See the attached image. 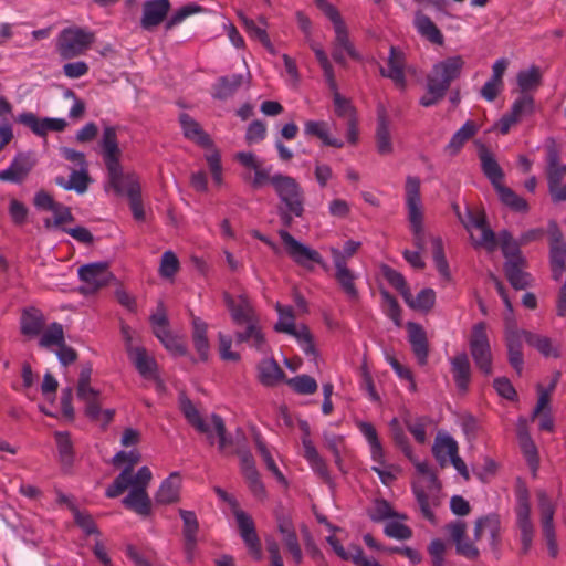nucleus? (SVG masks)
<instances>
[{
    "instance_id": "nucleus-9",
    "label": "nucleus",
    "mask_w": 566,
    "mask_h": 566,
    "mask_svg": "<svg viewBox=\"0 0 566 566\" xmlns=\"http://www.w3.org/2000/svg\"><path fill=\"white\" fill-rule=\"evenodd\" d=\"M418 471V473L426 475V486L429 489L427 492L420 483H415L412 490L417 499L418 505L424 518L428 521H434V513L431 509L432 505H437L434 493L439 491V484L437 476L430 471L426 462L411 460Z\"/></svg>"
},
{
    "instance_id": "nucleus-3",
    "label": "nucleus",
    "mask_w": 566,
    "mask_h": 566,
    "mask_svg": "<svg viewBox=\"0 0 566 566\" xmlns=\"http://www.w3.org/2000/svg\"><path fill=\"white\" fill-rule=\"evenodd\" d=\"M153 474L148 467H142L134 478H129V469L123 470L114 482L106 489L105 495L115 499L130 488L129 493L123 499L126 509L138 515L148 516L151 512V501L147 493V486Z\"/></svg>"
},
{
    "instance_id": "nucleus-40",
    "label": "nucleus",
    "mask_w": 566,
    "mask_h": 566,
    "mask_svg": "<svg viewBox=\"0 0 566 566\" xmlns=\"http://www.w3.org/2000/svg\"><path fill=\"white\" fill-rule=\"evenodd\" d=\"M413 23L418 33L428 41L438 45L443 43V35L441 31L437 28L431 18L423 14L421 11L416 13Z\"/></svg>"
},
{
    "instance_id": "nucleus-52",
    "label": "nucleus",
    "mask_w": 566,
    "mask_h": 566,
    "mask_svg": "<svg viewBox=\"0 0 566 566\" xmlns=\"http://www.w3.org/2000/svg\"><path fill=\"white\" fill-rule=\"evenodd\" d=\"M526 343L545 357H558V349L549 337L527 331Z\"/></svg>"
},
{
    "instance_id": "nucleus-57",
    "label": "nucleus",
    "mask_w": 566,
    "mask_h": 566,
    "mask_svg": "<svg viewBox=\"0 0 566 566\" xmlns=\"http://www.w3.org/2000/svg\"><path fill=\"white\" fill-rule=\"evenodd\" d=\"M542 75L537 66L523 70L517 74V84L522 94L536 88L541 84Z\"/></svg>"
},
{
    "instance_id": "nucleus-60",
    "label": "nucleus",
    "mask_w": 566,
    "mask_h": 566,
    "mask_svg": "<svg viewBox=\"0 0 566 566\" xmlns=\"http://www.w3.org/2000/svg\"><path fill=\"white\" fill-rule=\"evenodd\" d=\"M275 307L279 314V321L274 325V329L279 333H294L295 323L293 308L291 306H283L279 303Z\"/></svg>"
},
{
    "instance_id": "nucleus-30",
    "label": "nucleus",
    "mask_w": 566,
    "mask_h": 566,
    "mask_svg": "<svg viewBox=\"0 0 566 566\" xmlns=\"http://www.w3.org/2000/svg\"><path fill=\"white\" fill-rule=\"evenodd\" d=\"M451 373L458 389L462 392L468 390L471 380V366L467 354H458L450 359Z\"/></svg>"
},
{
    "instance_id": "nucleus-39",
    "label": "nucleus",
    "mask_w": 566,
    "mask_h": 566,
    "mask_svg": "<svg viewBox=\"0 0 566 566\" xmlns=\"http://www.w3.org/2000/svg\"><path fill=\"white\" fill-rule=\"evenodd\" d=\"M496 247L500 245L505 261H522L525 258L522 254L520 240L514 239L511 232L502 230L497 234Z\"/></svg>"
},
{
    "instance_id": "nucleus-63",
    "label": "nucleus",
    "mask_w": 566,
    "mask_h": 566,
    "mask_svg": "<svg viewBox=\"0 0 566 566\" xmlns=\"http://www.w3.org/2000/svg\"><path fill=\"white\" fill-rule=\"evenodd\" d=\"M180 263L172 251H166L161 255L159 274L164 279H172L179 271Z\"/></svg>"
},
{
    "instance_id": "nucleus-59",
    "label": "nucleus",
    "mask_w": 566,
    "mask_h": 566,
    "mask_svg": "<svg viewBox=\"0 0 566 566\" xmlns=\"http://www.w3.org/2000/svg\"><path fill=\"white\" fill-rule=\"evenodd\" d=\"M286 384L298 395H312L316 392L317 381L308 375H298L287 379Z\"/></svg>"
},
{
    "instance_id": "nucleus-15",
    "label": "nucleus",
    "mask_w": 566,
    "mask_h": 566,
    "mask_svg": "<svg viewBox=\"0 0 566 566\" xmlns=\"http://www.w3.org/2000/svg\"><path fill=\"white\" fill-rule=\"evenodd\" d=\"M78 276L83 282L80 292L84 295L93 294L105 286L111 280L107 263H90L78 269Z\"/></svg>"
},
{
    "instance_id": "nucleus-24",
    "label": "nucleus",
    "mask_w": 566,
    "mask_h": 566,
    "mask_svg": "<svg viewBox=\"0 0 566 566\" xmlns=\"http://www.w3.org/2000/svg\"><path fill=\"white\" fill-rule=\"evenodd\" d=\"M527 266V261H505L503 269L505 276L513 289L515 290H525L532 285L533 277L532 275L525 271Z\"/></svg>"
},
{
    "instance_id": "nucleus-11",
    "label": "nucleus",
    "mask_w": 566,
    "mask_h": 566,
    "mask_svg": "<svg viewBox=\"0 0 566 566\" xmlns=\"http://www.w3.org/2000/svg\"><path fill=\"white\" fill-rule=\"evenodd\" d=\"M514 511L516 515V527L520 532L522 543L521 554L526 555L532 548L535 535V527L531 520L530 494L526 489L517 491Z\"/></svg>"
},
{
    "instance_id": "nucleus-26",
    "label": "nucleus",
    "mask_w": 566,
    "mask_h": 566,
    "mask_svg": "<svg viewBox=\"0 0 566 566\" xmlns=\"http://www.w3.org/2000/svg\"><path fill=\"white\" fill-rule=\"evenodd\" d=\"M304 449V458L310 463L312 470L326 483H332V478L325 460L319 455L313 441L307 438H302Z\"/></svg>"
},
{
    "instance_id": "nucleus-48",
    "label": "nucleus",
    "mask_w": 566,
    "mask_h": 566,
    "mask_svg": "<svg viewBox=\"0 0 566 566\" xmlns=\"http://www.w3.org/2000/svg\"><path fill=\"white\" fill-rule=\"evenodd\" d=\"M403 424L408 429V431L413 436L415 440L418 443H426L427 441V428L430 424V419L428 417H411L410 415H406L403 417Z\"/></svg>"
},
{
    "instance_id": "nucleus-56",
    "label": "nucleus",
    "mask_w": 566,
    "mask_h": 566,
    "mask_svg": "<svg viewBox=\"0 0 566 566\" xmlns=\"http://www.w3.org/2000/svg\"><path fill=\"white\" fill-rule=\"evenodd\" d=\"M240 19L250 36L258 39L265 48L272 49L270 38L264 28L265 22L263 19L260 20L261 25H259L254 20L243 15L242 13H240Z\"/></svg>"
},
{
    "instance_id": "nucleus-55",
    "label": "nucleus",
    "mask_w": 566,
    "mask_h": 566,
    "mask_svg": "<svg viewBox=\"0 0 566 566\" xmlns=\"http://www.w3.org/2000/svg\"><path fill=\"white\" fill-rule=\"evenodd\" d=\"M389 428L391 432L392 440L395 444L401 449L403 454L409 459L413 460V451L409 443L408 437L406 436L399 420L397 418H394L389 422Z\"/></svg>"
},
{
    "instance_id": "nucleus-10",
    "label": "nucleus",
    "mask_w": 566,
    "mask_h": 566,
    "mask_svg": "<svg viewBox=\"0 0 566 566\" xmlns=\"http://www.w3.org/2000/svg\"><path fill=\"white\" fill-rule=\"evenodd\" d=\"M452 208L458 219L468 231L474 228L481 232V235L478 239L471 235L474 247H482L489 252L496 250L495 233L489 227L485 213L483 211L473 213L470 209H467L465 216H462L460 207L457 203H453Z\"/></svg>"
},
{
    "instance_id": "nucleus-36",
    "label": "nucleus",
    "mask_w": 566,
    "mask_h": 566,
    "mask_svg": "<svg viewBox=\"0 0 566 566\" xmlns=\"http://www.w3.org/2000/svg\"><path fill=\"white\" fill-rule=\"evenodd\" d=\"M31 170V164L29 161V158L23 155L19 154L14 157L10 166L0 171V180L2 181H10V182H21L30 172Z\"/></svg>"
},
{
    "instance_id": "nucleus-19",
    "label": "nucleus",
    "mask_w": 566,
    "mask_h": 566,
    "mask_svg": "<svg viewBox=\"0 0 566 566\" xmlns=\"http://www.w3.org/2000/svg\"><path fill=\"white\" fill-rule=\"evenodd\" d=\"M235 521L238 524L240 536L244 542L249 551V554L255 560H260L262 558V546L252 517L244 511H239L235 512Z\"/></svg>"
},
{
    "instance_id": "nucleus-34",
    "label": "nucleus",
    "mask_w": 566,
    "mask_h": 566,
    "mask_svg": "<svg viewBox=\"0 0 566 566\" xmlns=\"http://www.w3.org/2000/svg\"><path fill=\"white\" fill-rule=\"evenodd\" d=\"M376 147L380 155H390L392 153V143L389 130V120L384 108L378 111Z\"/></svg>"
},
{
    "instance_id": "nucleus-25",
    "label": "nucleus",
    "mask_w": 566,
    "mask_h": 566,
    "mask_svg": "<svg viewBox=\"0 0 566 566\" xmlns=\"http://www.w3.org/2000/svg\"><path fill=\"white\" fill-rule=\"evenodd\" d=\"M170 2H145L140 25L146 31H153L167 17Z\"/></svg>"
},
{
    "instance_id": "nucleus-32",
    "label": "nucleus",
    "mask_w": 566,
    "mask_h": 566,
    "mask_svg": "<svg viewBox=\"0 0 566 566\" xmlns=\"http://www.w3.org/2000/svg\"><path fill=\"white\" fill-rule=\"evenodd\" d=\"M179 120L185 137L196 142L199 146L205 148H211L213 146V143L209 135L203 132L199 123L196 122L191 116H189L186 113H182L179 117Z\"/></svg>"
},
{
    "instance_id": "nucleus-27",
    "label": "nucleus",
    "mask_w": 566,
    "mask_h": 566,
    "mask_svg": "<svg viewBox=\"0 0 566 566\" xmlns=\"http://www.w3.org/2000/svg\"><path fill=\"white\" fill-rule=\"evenodd\" d=\"M181 478L178 472H172L165 479L156 495L155 500L159 504L176 503L180 499Z\"/></svg>"
},
{
    "instance_id": "nucleus-21",
    "label": "nucleus",
    "mask_w": 566,
    "mask_h": 566,
    "mask_svg": "<svg viewBox=\"0 0 566 566\" xmlns=\"http://www.w3.org/2000/svg\"><path fill=\"white\" fill-rule=\"evenodd\" d=\"M182 520L184 549L188 560H192L197 547L199 522L193 511L179 509Z\"/></svg>"
},
{
    "instance_id": "nucleus-5",
    "label": "nucleus",
    "mask_w": 566,
    "mask_h": 566,
    "mask_svg": "<svg viewBox=\"0 0 566 566\" xmlns=\"http://www.w3.org/2000/svg\"><path fill=\"white\" fill-rule=\"evenodd\" d=\"M545 151L548 193L554 203L564 202L566 201V184L563 185V179L566 176V164L562 163L560 149L554 139L547 140Z\"/></svg>"
},
{
    "instance_id": "nucleus-12",
    "label": "nucleus",
    "mask_w": 566,
    "mask_h": 566,
    "mask_svg": "<svg viewBox=\"0 0 566 566\" xmlns=\"http://www.w3.org/2000/svg\"><path fill=\"white\" fill-rule=\"evenodd\" d=\"M464 66V60L460 55L447 57L433 65L427 76V81L434 87L447 93L452 81L457 80Z\"/></svg>"
},
{
    "instance_id": "nucleus-49",
    "label": "nucleus",
    "mask_w": 566,
    "mask_h": 566,
    "mask_svg": "<svg viewBox=\"0 0 566 566\" xmlns=\"http://www.w3.org/2000/svg\"><path fill=\"white\" fill-rule=\"evenodd\" d=\"M180 408L187 421L197 431L200 433H209V426L206 423L198 409L188 398H182L180 400Z\"/></svg>"
},
{
    "instance_id": "nucleus-44",
    "label": "nucleus",
    "mask_w": 566,
    "mask_h": 566,
    "mask_svg": "<svg viewBox=\"0 0 566 566\" xmlns=\"http://www.w3.org/2000/svg\"><path fill=\"white\" fill-rule=\"evenodd\" d=\"M54 439L62 467L70 469L74 462V448L70 433L67 431H56Z\"/></svg>"
},
{
    "instance_id": "nucleus-38",
    "label": "nucleus",
    "mask_w": 566,
    "mask_h": 566,
    "mask_svg": "<svg viewBox=\"0 0 566 566\" xmlns=\"http://www.w3.org/2000/svg\"><path fill=\"white\" fill-rule=\"evenodd\" d=\"M432 453L436 460L439 462L441 467H444L451 457H454L458 453V443L457 441L450 437L449 434H438L436 437Z\"/></svg>"
},
{
    "instance_id": "nucleus-4",
    "label": "nucleus",
    "mask_w": 566,
    "mask_h": 566,
    "mask_svg": "<svg viewBox=\"0 0 566 566\" xmlns=\"http://www.w3.org/2000/svg\"><path fill=\"white\" fill-rule=\"evenodd\" d=\"M92 366L90 364L82 367L76 388V396L85 406L84 413L92 421H102L108 424L114 417L113 409L102 410L101 391L91 386Z\"/></svg>"
},
{
    "instance_id": "nucleus-53",
    "label": "nucleus",
    "mask_w": 566,
    "mask_h": 566,
    "mask_svg": "<svg viewBox=\"0 0 566 566\" xmlns=\"http://www.w3.org/2000/svg\"><path fill=\"white\" fill-rule=\"evenodd\" d=\"M380 270L384 277L394 289L400 293L403 301H408L410 296V289L406 282L405 276L400 272L386 264L381 265Z\"/></svg>"
},
{
    "instance_id": "nucleus-42",
    "label": "nucleus",
    "mask_w": 566,
    "mask_h": 566,
    "mask_svg": "<svg viewBox=\"0 0 566 566\" xmlns=\"http://www.w3.org/2000/svg\"><path fill=\"white\" fill-rule=\"evenodd\" d=\"M481 168L494 188L503 184L504 174L494 156L486 149L480 151Z\"/></svg>"
},
{
    "instance_id": "nucleus-23",
    "label": "nucleus",
    "mask_w": 566,
    "mask_h": 566,
    "mask_svg": "<svg viewBox=\"0 0 566 566\" xmlns=\"http://www.w3.org/2000/svg\"><path fill=\"white\" fill-rule=\"evenodd\" d=\"M408 340L420 365H426L429 353L427 333L420 324L409 322L407 324Z\"/></svg>"
},
{
    "instance_id": "nucleus-54",
    "label": "nucleus",
    "mask_w": 566,
    "mask_h": 566,
    "mask_svg": "<svg viewBox=\"0 0 566 566\" xmlns=\"http://www.w3.org/2000/svg\"><path fill=\"white\" fill-rule=\"evenodd\" d=\"M405 302L412 310L429 312L434 306L436 293L432 289H423L413 297L410 292L409 300Z\"/></svg>"
},
{
    "instance_id": "nucleus-20",
    "label": "nucleus",
    "mask_w": 566,
    "mask_h": 566,
    "mask_svg": "<svg viewBox=\"0 0 566 566\" xmlns=\"http://www.w3.org/2000/svg\"><path fill=\"white\" fill-rule=\"evenodd\" d=\"M19 124L29 127L35 135L45 136L49 132H63L67 125L63 118H39L32 112H24L15 119Z\"/></svg>"
},
{
    "instance_id": "nucleus-35",
    "label": "nucleus",
    "mask_w": 566,
    "mask_h": 566,
    "mask_svg": "<svg viewBox=\"0 0 566 566\" xmlns=\"http://www.w3.org/2000/svg\"><path fill=\"white\" fill-rule=\"evenodd\" d=\"M191 315L192 325V340L196 350L198 352L201 360H207L209 356V340L207 337L208 324L200 317Z\"/></svg>"
},
{
    "instance_id": "nucleus-13",
    "label": "nucleus",
    "mask_w": 566,
    "mask_h": 566,
    "mask_svg": "<svg viewBox=\"0 0 566 566\" xmlns=\"http://www.w3.org/2000/svg\"><path fill=\"white\" fill-rule=\"evenodd\" d=\"M319 10L333 23L335 31V48L344 50L352 59L360 60L354 44L349 40L347 27L340 12L331 2H317Z\"/></svg>"
},
{
    "instance_id": "nucleus-41",
    "label": "nucleus",
    "mask_w": 566,
    "mask_h": 566,
    "mask_svg": "<svg viewBox=\"0 0 566 566\" xmlns=\"http://www.w3.org/2000/svg\"><path fill=\"white\" fill-rule=\"evenodd\" d=\"M304 133L310 136L319 138L324 145L342 148L344 146L343 140L329 136L328 125L323 120H307L304 124Z\"/></svg>"
},
{
    "instance_id": "nucleus-17",
    "label": "nucleus",
    "mask_w": 566,
    "mask_h": 566,
    "mask_svg": "<svg viewBox=\"0 0 566 566\" xmlns=\"http://www.w3.org/2000/svg\"><path fill=\"white\" fill-rule=\"evenodd\" d=\"M535 112V101L528 94H521L512 104L511 111L502 116L497 126L501 134L505 135L511 127L524 118L531 117Z\"/></svg>"
},
{
    "instance_id": "nucleus-61",
    "label": "nucleus",
    "mask_w": 566,
    "mask_h": 566,
    "mask_svg": "<svg viewBox=\"0 0 566 566\" xmlns=\"http://www.w3.org/2000/svg\"><path fill=\"white\" fill-rule=\"evenodd\" d=\"M431 244H432V256H433V261L436 263L437 270L446 280H450L451 275H450L449 264H448V261L444 255L442 240L440 238H432Z\"/></svg>"
},
{
    "instance_id": "nucleus-51",
    "label": "nucleus",
    "mask_w": 566,
    "mask_h": 566,
    "mask_svg": "<svg viewBox=\"0 0 566 566\" xmlns=\"http://www.w3.org/2000/svg\"><path fill=\"white\" fill-rule=\"evenodd\" d=\"M65 343L64 329L60 323H52L42 333L39 345L43 348L50 349L53 346L60 347Z\"/></svg>"
},
{
    "instance_id": "nucleus-22",
    "label": "nucleus",
    "mask_w": 566,
    "mask_h": 566,
    "mask_svg": "<svg viewBox=\"0 0 566 566\" xmlns=\"http://www.w3.org/2000/svg\"><path fill=\"white\" fill-rule=\"evenodd\" d=\"M405 55L401 51L396 49L395 46H390V54L388 57V67H380V74L384 77L390 78L395 85L405 90L406 87V76H405Z\"/></svg>"
},
{
    "instance_id": "nucleus-62",
    "label": "nucleus",
    "mask_w": 566,
    "mask_h": 566,
    "mask_svg": "<svg viewBox=\"0 0 566 566\" xmlns=\"http://www.w3.org/2000/svg\"><path fill=\"white\" fill-rule=\"evenodd\" d=\"M241 177L243 181L250 185V187L254 190L262 188L265 184L272 185L273 179V176L270 175V169L264 168L263 165L254 170L253 176L250 171H247L243 172Z\"/></svg>"
},
{
    "instance_id": "nucleus-43",
    "label": "nucleus",
    "mask_w": 566,
    "mask_h": 566,
    "mask_svg": "<svg viewBox=\"0 0 566 566\" xmlns=\"http://www.w3.org/2000/svg\"><path fill=\"white\" fill-rule=\"evenodd\" d=\"M478 132V126L474 122L468 120L459 130H457L451 137L449 144L446 146V151L454 156L457 155L463 145L472 138Z\"/></svg>"
},
{
    "instance_id": "nucleus-31",
    "label": "nucleus",
    "mask_w": 566,
    "mask_h": 566,
    "mask_svg": "<svg viewBox=\"0 0 566 566\" xmlns=\"http://www.w3.org/2000/svg\"><path fill=\"white\" fill-rule=\"evenodd\" d=\"M335 266V280L339 284L340 289L344 293L350 298L355 300L358 297V290L356 287L355 281L357 279L356 274L348 268L347 264L340 261L339 254L337 253Z\"/></svg>"
},
{
    "instance_id": "nucleus-7",
    "label": "nucleus",
    "mask_w": 566,
    "mask_h": 566,
    "mask_svg": "<svg viewBox=\"0 0 566 566\" xmlns=\"http://www.w3.org/2000/svg\"><path fill=\"white\" fill-rule=\"evenodd\" d=\"M405 189L408 219L413 234V243L419 250H423L426 233L423 229V212L420 197V179L415 176H408L406 178Z\"/></svg>"
},
{
    "instance_id": "nucleus-64",
    "label": "nucleus",
    "mask_w": 566,
    "mask_h": 566,
    "mask_svg": "<svg viewBox=\"0 0 566 566\" xmlns=\"http://www.w3.org/2000/svg\"><path fill=\"white\" fill-rule=\"evenodd\" d=\"M374 522H380L387 518L398 517L399 515L392 510L391 505L386 500H376L373 509L368 513Z\"/></svg>"
},
{
    "instance_id": "nucleus-58",
    "label": "nucleus",
    "mask_w": 566,
    "mask_h": 566,
    "mask_svg": "<svg viewBox=\"0 0 566 566\" xmlns=\"http://www.w3.org/2000/svg\"><path fill=\"white\" fill-rule=\"evenodd\" d=\"M484 533L490 536V545L496 549L500 543L501 520L499 514L491 513L481 517Z\"/></svg>"
},
{
    "instance_id": "nucleus-2",
    "label": "nucleus",
    "mask_w": 566,
    "mask_h": 566,
    "mask_svg": "<svg viewBox=\"0 0 566 566\" xmlns=\"http://www.w3.org/2000/svg\"><path fill=\"white\" fill-rule=\"evenodd\" d=\"M111 186L119 195H126L136 220H144L145 211L142 200V188L134 174H123L120 165L122 150L118 146L117 128L106 126L98 143Z\"/></svg>"
},
{
    "instance_id": "nucleus-6",
    "label": "nucleus",
    "mask_w": 566,
    "mask_h": 566,
    "mask_svg": "<svg viewBox=\"0 0 566 566\" xmlns=\"http://www.w3.org/2000/svg\"><path fill=\"white\" fill-rule=\"evenodd\" d=\"M94 42V32L80 27H69L59 33L55 49L61 59L72 60L85 54Z\"/></svg>"
},
{
    "instance_id": "nucleus-45",
    "label": "nucleus",
    "mask_w": 566,
    "mask_h": 566,
    "mask_svg": "<svg viewBox=\"0 0 566 566\" xmlns=\"http://www.w3.org/2000/svg\"><path fill=\"white\" fill-rule=\"evenodd\" d=\"M526 329H520L515 319L505 318L504 339L507 350H522L523 342L526 343Z\"/></svg>"
},
{
    "instance_id": "nucleus-18",
    "label": "nucleus",
    "mask_w": 566,
    "mask_h": 566,
    "mask_svg": "<svg viewBox=\"0 0 566 566\" xmlns=\"http://www.w3.org/2000/svg\"><path fill=\"white\" fill-rule=\"evenodd\" d=\"M223 301L235 325H243L247 322H255L259 318L252 302L245 293L240 294L238 297H233L230 293L224 292Z\"/></svg>"
},
{
    "instance_id": "nucleus-1",
    "label": "nucleus",
    "mask_w": 566,
    "mask_h": 566,
    "mask_svg": "<svg viewBox=\"0 0 566 566\" xmlns=\"http://www.w3.org/2000/svg\"><path fill=\"white\" fill-rule=\"evenodd\" d=\"M272 187L280 199L277 214L281 223L285 228L293 224L294 218H301L304 214L305 195L301 185L295 178L275 174L272 179ZM287 255L300 266L312 270L316 263L326 269V264L318 251L311 249L296 240L286 229L277 231Z\"/></svg>"
},
{
    "instance_id": "nucleus-14",
    "label": "nucleus",
    "mask_w": 566,
    "mask_h": 566,
    "mask_svg": "<svg viewBox=\"0 0 566 566\" xmlns=\"http://www.w3.org/2000/svg\"><path fill=\"white\" fill-rule=\"evenodd\" d=\"M547 234L549 237V263L553 277L559 280L566 263V242L555 220L548 222Z\"/></svg>"
},
{
    "instance_id": "nucleus-8",
    "label": "nucleus",
    "mask_w": 566,
    "mask_h": 566,
    "mask_svg": "<svg viewBox=\"0 0 566 566\" xmlns=\"http://www.w3.org/2000/svg\"><path fill=\"white\" fill-rule=\"evenodd\" d=\"M469 346L471 356L479 370L485 376L492 375L493 357L485 322H479L473 325Z\"/></svg>"
},
{
    "instance_id": "nucleus-33",
    "label": "nucleus",
    "mask_w": 566,
    "mask_h": 566,
    "mask_svg": "<svg viewBox=\"0 0 566 566\" xmlns=\"http://www.w3.org/2000/svg\"><path fill=\"white\" fill-rule=\"evenodd\" d=\"M357 427L369 444L373 461L377 462L379 465H384L385 451L374 424L360 421L357 423Z\"/></svg>"
},
{
    "instance_id": "nucleus-29",
    "label": "nucleus",
    "mask_w": 566,
    "mask_h": 566,
    "mask_svg": "<svg viewBox=\"0 0 566 566\" xmlns=\"http://www.w3.org/2000/svg\"><path fill=\"white\" fill-rule=\"evenodd\" d=\"M128 357L144 378L156 377L157 363L144 347L128 346Z\"/></svg>"
},
{
    "instance_id": "nucleus-50",
    "label": "nucleus",
    "mask_w": 566,
    "mask_h": 566,
    "mask_svg": "<svg viewBox=\"0 0 566 566\" xmlns=\"http://www.w3.org/2000/svg\"><path fill=\"white\" fill-rule=\"evenodd\" d=\"M500 200L503 205L507 206L514 211L517 212H526L528 210V205L525 199L516 195L511 188L501 184L495 188Z\"/></svg>"
},
{
    "instance_id": "nucleus-28",
    "label": "nucleus",
    "mask_w": 566,
    "mask_h": 566,
    "mask_svg": "<svg viewBox=\"0 0 566 566\" xmlns=\"http://www.w3.org/2000/svg\"><path fill=\"white\" fill-rule=\"evenodd\" d=\"M45 324L43 313L36 307L24 308L20 318L21 333L29 337L40 335Z\"/></svg>"
},
{
    "instance_id": "nucleus-37",
    "label": "nucleus",
    "mask_w": 566,
    "mask_h": 566,
    "mask_svg": "<svg viewBox=\"0 0 566 566\" xmlns=\"http://www.w3.org/2000/svg\"><path fill=\"white\" fill-rule=\"evenodd\" d=\"M244 77L241 74H231L221 76L213 86L212 96L217 99L224 101L232 97L237 91L243 85Z\"/></svg>"
},
{
    "instance_id": "nucleus-47",
    "label": "nucleus",
    "mask_w": 566,
    "mask_h": 566,
    "mask_svg": "<svg viewBox=\"0 0 566 566\" xmlns=\"http://www.w3.org/2000/svg\"><path fill=\"white\" fill-rule=\"evenodd\" d=\"M259 379L264 386H274L285 376L274 359H264L259 365Z\"/></svg>"
},
{
    "instance_id": "nucleus-16",
    "label": "nucleus",
    "mask_w": 566,
    "mask_h": 566,
    "mask_svg": "<svg viewBox=\"0 0 566 566\" xmlns=\"http://www.w3.org/2000/svg\"><path fill=\"white\" fill-rule=\"evenodd\" d=\"M538 507L541 513L542 535L546 541L549 555L555 558L558 554V545L554 526L555 505L546 493L538 494Z\"/></svg>"
},
{
    "instance_id": "nucleus-46",
    "label": "nucleus",
    "mask_w": 566,
    "mask_h": 566,
    "mask_svg": "<svg viewBox=\"0 0 566 566\" xmlns=\"http://www.w3.org/2000/svg\"><path fill=\"white\" fill-rule=\"evenodd\" d=\"M56 185L63 187L66 190H75L77 193H84L87 190L90 184V176L87 168H81L80 170H73L70 175V179L65 180L64 177H57L55 179Z\"/></svg>"
}]
</instances>
